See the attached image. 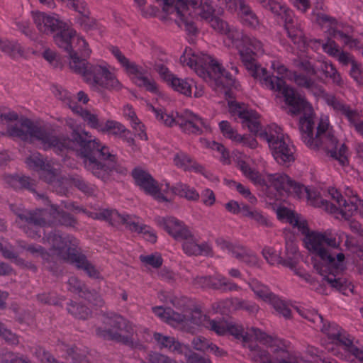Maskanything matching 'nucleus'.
<instances>
[{
    "mask_svg": "<svg viewBox=\"0 0 363 363\" xmlns=\"http://www.w3.org/2000/svg\"><path fill=\"white\" fill-rule=\"evenodd\" d=\"M255 330H258L262 333H265L264 332L261 331L259 329L256 328H251L250 330V332H245L244 330L243 327L241 325L233 323H228V328H227V333H230L231 335L234 336L236 339L242 340L243 342H249L251 338L254 336L255 338L259 341L260 342L263 343L264 345H267V347H270L272 350V352L273 353V348L272 347L267 343H264V341L261 340L258 338V335H257V333L255 331Z\"/></svg>",
    "mask_w": 363,
    "mask_h": 363,
    "instance_id": "obj_28",
    "label": "nucleus"
},
{
    "mask_svg": "<svg viewBox=\"0 0 363 363\" xmlns=\"http://www.w3.org/2000/svg\"><path fill=\"white\" fill-rule=\"evenodd\" d=\"M172 191L181 197H184L189 201H198L199 194L196 190L186 184L178 183L172 188Z\"/></svg>",
    "mask_w": 363,
    "mask_h": 363,
    "instance_id": "obj_46",
    "label": "nucleus"
},
{
    "mask_svg": "<svg viewBox=\"0 0 363 363\" xmlns=\"http://www.w3.org/2000/svg\"><path fill=\"white\" fill-rule=\"evenodd\" d=\"M132 176L135 184L143 190L145 194L152 196L159 201H168L167 197L161 192L158 182L148 172L140 167H136L133 170Z\"/></svg>",
    "mask_w": 363,
    "mask_h": 363,
    "instance_id": "obj_15",
    "label": "nucleus"
},
{
    "mask_svg": "<svg viewBox=\"0 0 363 363\" xmlns=\"http://www.w3.org/2000/svg\"><path fill=\"white\" fill-rule=\"evenodd\" d=\"M104 328L97 327L96 334L106 340H113L130 347L134 346L135 330L132 323L118 314L105 315L103 317Z\"/></svg>",
    "mask_w": 363,
    "mask_h": 363,
    "instance_id": "obj_7",
    "label": "nucleus"
},
{
    "mask_svg": "<svg viewBox=\"0 0 363 363\" xmlns=\"http://www.w3.org/2000/svg\"><path fill=\"white\" fill-rule=\"evenodd\" d=\"M305 244L306 248L320 260V262H315L313 267L322 276L323 284H328L342 294L351 290L352 286L342 276L346 269L345 255L330 249H338L340 245L332 231L311 232L306 236Z\"/></svg>",
    "mask_w": 363,
    "mask_h": 363,
    "instance_id": "obj_1",
    "label": "nucleus"
},
{
    "mask_svg": "<svg viewBox=\"0 0 363 363\" xmlns=\"http://www.w3.org/2000/svg\"><path fill=\"white\" fill-rule=\"evenodd\" d=\"M46 240L50 245V250L55 255L69 262L72 254H78L81 251L79 247V241L72 235H62L57 231L51 232L47 236Z\"/></svg>",
    "mask_w": 363,
    "mask_h": 363,
    "instance_id": "obj_14",
    "label": "nucleus"
},
{
    "mask_svg": "<svg viewBox=\"0 0 363 363\" xmlns=\"http://www.w3.org/2000/svg\"><path fill=\"white\" fill-rule=\"evenodd\" d=\"M153 338L160 350L166 349L173 353L184 355L190 351L189 346L181 343L174 337L155 332Z\"/></svg>",
    "mask_w": 363,
    "mask_h": 363,
    "instance_id": "obj_22",
    "label": "nucleus"
},
{
    "mask_svg": "<svg viewBox=\"0 0 363 363\" xmlns=\"http://www.w3.org/2000/svg\"><path fill=\"white\" fill-rule=\"evenodd\" d=\"M160 224L176 240H179L190 232L183 222L174 217L163 218Z\"/></svg>",
    "mask_w": 363,
    "mask_h": 363,
    "instance_id": "obj_25",
    "label": "nucleus"
},
{
    "mask_svg": "<svg viewBox=\"0 0 363 363\" xmlns=\"http://www.w3.org/2000/svg\"><path fill=\"white\" fill-rule=\"evenodd\" d=\"M25 223L40 227L50 226L54 224L52 218V205L50 208L28 211Z\"/></svg>",
    "mask_w": 363,
    "mask_h": 363,
    "instance_id": "obj_24",
    "label": "nucleus"
},
{
    "mask_svg": "<svg viewBox=\"0 0 363 363\" xmlns=\"http://www.w3.org/2000/svg\"><path fill=\"white\" fill-rule=\"evenodd\" d=\"M262 7L270 11L275 15L280 16L284 13L286 17L289 16L286 7L279 0H267L262 5Z\"/></svg>",
    "mask_w": 363,
    "mask_h": 363,
    "instance_id": "obj_56",
    "label": "nucleus"
},
{
    "mask_svg": "<svg viewBox=\"0 0 363 363\" xmlns=\"http://www.w3.org/2000/svg\"><path fill=\"white\" fill-rule=\"evenodd\" d=\"M211 289L222 292L238 291L240 287L223 275L217 274L211 277Z\"/></svg>",
    "mask_w": 363,
    "mask_h": 363,
    "instance_id": "obj_34",
    "label": "nucleus"
},
{
    "mask_svg": "<svg viewBox=\"0 0 363 363\" xmlns=\"http://www.w3.org/2000/svg\"><path fill=\"white\" fill-rule=\"evenodd\" d=\"M320 70L324 74L325 77L332 79L333 83L335 85L342 87L344 81L337 72L335 66L330 62L323 61L320 65Z\"/></svg>",
    "mask_w": 363,
    "mask_h": 363,
    "instance_id": "obj_41",
    "label": "nucleus"
},
{
    "mask_svg": "<svg viewBox=\"0 0 363 363\" xmlns=\"http://www.w3.org/2000/svg\"><path fill=\"white\" fill-rule=\"evenodd\" d=\"M52 218L54 220V224H59L68 228H74L78 222L70 213L59 210L55 205H52Z\"/></svg>",
    "mask_w": 363,
    "mask_h": 363,
    "instance_id": "obj_32",
    "label": "nucleus"
},
{
    "mask_svg": "<svg viewBox=\"0 0 363 363\" xmlns=\"http://www.w3.org/2000/svg\"><path fill=\"white\" fill-rule=\"evenodd\" d=\"M129 74L134 75V82L137 86L144 87L147 91L152 93H157L158 87L155 81L152 79L145 76L139 69L138 67V72L135 73H130Z\"/></svg>",
    "mask_w": 363,
    "mask_h": 363,
    "instance_id": "obj_40",
    "label": "nucleus"
},
{
    "mask_svg": "<svg viewBox=\"0 0 363 363\" xmlns=\"http://www.w3.org/2000/svg\"><path fill=\"white\" fill-rule=\"evenodd\" d=\"M211 79H214L218 83L228 88H237L239 86L236 80L232 77V74L226 72L221 66L220 72H219L218 70L216 69V72L212 74Z\"/></svg>",
    "mask_w": 363,
    "mask_h": 363,
    "instance_id": "obj_47",
    "label": "nucleus"
},
{
    "mask_svg": "<svg viewBox=\"0 0 363 363\" xmlns=\"http://www.w3.org/2000/svg\"><path fill=\"white\" fill-rule=\"evenodd\" d=\"M167 323L173 327H177L182 324H187V313H179L169 308V315L168 316Z\"/></svg>",
    "mask_w": 363,
    "mask_h": 363,
    "instance_id": "obj_58",
    "label": "nucleus"
},
{
    "mask_svg": "<svg viewBox=\"0 0 363 363\" xmlns=\"http://www.w3.org/2000/svg\"><path fill=\"white\" fill-rule=\"evenodd\" d=\"M152 111L155 113L157 118L162 121L167 126H172L173 124H177V118L172 115L166 113L165 110L161 108H155L150 106Z\"/></svg>",
    "mask_w": 363,
    "mask_h": 363,
    "instance_id": "obj_59",
    "label": "nucleus"
},
{
    "mask_svg": "<svg viewBox=\"0 0 363 363\" xmlns=\"http://www.w3.org/2000/svg\"><path fill=\"white\" fill-rule=\"evenodd\" d=\"M85 82L93 91L98 93L106 101L109 100L107 91H119L123 87L116 74L106 65H91Z\"/></svg>",
    "mask_w": 363,
    "mask_h": 363,
    "instance_id": "obj_9",
    "label": "nucleus"
},
{
    "mask_svg": "<svg viewBox=\"0 0 363 363\" xmlns=\"http://www.w3.org/2000/svg\"><path fill=\"white\" fill-rule=\"evenodd\" d=\"M323 329L319 330L325 333L333 343L342 348L344 347V343L347 344L346 341L351 340L350 336L335 323H328L326 326L323 321Z\"/></svg>",
    "mask_w": 363,
    "mask_h": 363,
    "instance_id": "obj_30",
    "label": "nucleus"
},
{
    "mask_svg": "<svg viewBox=\"0 0 363 363\" xmlns=\"http://www.w3.org/2000/svg\"><path fill=\"white\" fill-rule=\"evenodd\" d=\"M220 2L223 4H225L229 9H233L232 5L237 6L238 9V15L240 20L247 17L253 12L252 9L245 0H221Z\"/></svg>",
    "mask_w": 363,
    "mask_h": 363,
    "instance_id": "obj_48",
    "label": "nucleus"
},
{
    "mask_svg": "<svg viewBox=\"0 0 363 363\" xmlns=\"http://www.w3.org/2000/svg\"><path fill=\"white\" fill-rule=\"evenodd\" d=\"M284 27L287 31L288 36L294 43H298L302 40L303 33L299 26L297 23L295 24L291 18L288 19V17L286 18Z\"/></svg>",
    "mask_w": 363,
    "mask_h": 363,
    "instance_id": "obj_49",
    "label": "nucleus"
},
{
    "mask_svg": "<svg viewBox=\"0 0 363 363\" xmlns=\"http://www.w3.org/2000/svg\"><path fill=\"white\" fill-rule=\"evenodd\" d=\"M258 338L264 343L269 344L273 348V354L259 347L252 350L251 359L255 363H298L296 358L286 348L282 342L273 338L266 333L255 330Z\"/></svg>",
    "mask_w": 363,
    "mask_h": 363,
    "instance_id": "obj_8",
    "label": "nucleus"
},
{
    "mask_svg": "<svg viewBox=\"0 0 363 363\" xmlns=\"http://www.w3.org/2000/svg\"><path fill=\"white\" fill-rule=\"evenodd\" d=\"M273 306L274 310L285 318H290L291 316V311L288 305L281 300L278 296L274 295L269 301Z\"/></svg>",
    "mask_w": 363,
    "mask_h": 363,
    "instance_id": "obj_55",
    "label": "nucleus"
},
{
    "mask_svg": "<svg viewBox=\"0 0 363 363\" xmlns=\"http://www.w3.org/2000/svg\"><path fill=\"white\" fill-rule=\"evenodd\" d=\"M33 19L39 32L51 34L57 32L61 26V23L54 17L43 12H33Z\"/></svg>",
    "mask_w": 363,
    "mask_h": 363,
    "instance_id": "obj_23",
    "label": "nucleus"
},
{
    "mask_svg": "<svg viewBox=\"0 0 363 363\" xmlns=\"http://www.w3.org/2000/svg\"><path fill=\"white\" fill-rule=\"evenodd\" d=\"M179 240L183 241L182 249L184 253L189 256H199L203 253L208 255L211 251V248L207 245L198 244L191 231Z\"/></svg>",
    "mask_w": 363,
    "mask_h": 363,
    "instance_id": "obj_26",
    "label": "nucleus"
},
{
    "mask_svg": "<svg viewBox=\"0 0 363 363\" xmlns=\"http://www.w3.org/2000/svg\"><path fill=\"white\" fill-rule=\"evenodd\" d=\"M28 167L35 171H41L40 177L47 183H52L57 176V169L53 167L51 161L43 158L39 152L31 154L25 161Z\"/></svg>",
    "mask_w": 363,
    "mask_h": 363,
    "instance_id": "obj_17",
    "label": "nucleus"
},
{
    "mask_svg": "<svg viewBox=\"0 0 363 363\" xmlns=\"http://www.w3.org/2000/svg\"><path fill=\"white\" fill-rule=\"evenodd\" d=\"M97 217V219L105 220L111 225L116 226L119 224H125L126 228L133 232H142L143 230V227H138V223L131 220L129 216H122L114 210H101L98 212Z\"/></svg>",
    "mask_w": 363,
    "mask_h": 363,
    "instance_id": "obj_21",
    "label": "nucleus"
},
{
    "mask_svg": "<svg viewBox=\"0 0 363 363\" xmlns=\"http://www.w3.org/2000/svg\"><path fill=\"white\" fill-rule=\"evenodd\" d=\"M324 100L336 112L346 116L350 123L354 125L356 130L363 135V121L358 123L359 115L356 111L352 110L349 106L344 104L333 94H325Z\"/></svg>",
    "mask_w": 363,
    "mask_h": 363,
    "instance_id": "obj_20",
    "label": "nucleus"
},
{
    "mask_svg": "<svg viewBox=\"0 0 363 363\" xmlns=\"http://www.w3.org/2000/svg\"><path fill=\"white\" fill-rule=\"evenodd\" d=\"M68 312L79 319H86L91 315V311L86 306L71 301L67 306Z\"/></svg>",
    "mask_w": 363,
    "mask_h": 363,
    "instance_id": "obj_52",
    "label": "nucleus"
},
{
    "mask_svg": "<svg viewBox=\"0 0 363 363\" xmlns=\"http://www.w3.org/2000/svg\"><path fill=\"white\" fill-rule=\"evenodd\" d=\"M71 264L78 269L83 270L89 277L93 279L100 278V272L95 265L88 260L86 256L80 251L78 254L71 255Z\"/></svg>",
    "mask_w": 363,
    "mask_h": 363,
    "instance_id": "obj_29",
    "label": "nucleus"
},
{
    "mask_svg": "<svg viewBox=\"0 0 363 363\" xmlns=\"http://www.w3.org/2000/svg\"><path fill=\"white\" fill-rule=\"evenodd\" d=\"M91 53V50L88 45L87 47L77 48L75 50L68 54L70 69L77 74L82 75L84 81L86 80V75L89 73L92 65L87 62L85 57H89Z\"/></svg>",
    "mask_w": 363,
    "mask_h": 363,
    "instance_id": "obj_19",
    "label": "nucleus"
},
{
    "mask_svg": "<svg viewBox=\"0 0 363 363\" xmlns=\"http://www.w3.org/2000/svg\"><path fill=\"white\" fill-rule=\"evenodd\" d=\"M149 363H178L170 357L157 352H150L148 354Z\"/></svg>",
    "mask_w": 363,
    "mask_h": 363,
    "instance_id": "obj_63",
    "label": "nucleus"
},
{
    "mask_svg": "<svg viewBox=\"0 0 363 363\" xmlns=\"http://www.w3.org/2000/svg\"><path fill=\"white\" fill-rule=\"evenodd\" d=\"M169 84L177 91H179L187 96H191V89L194 84V82L192 80L189 81L175 77Z\"/></svg>",
    "mask_w": 363,
    "mask_h": 363,
    "instance_id": "obj_50",
    "label": "nucleus"
},
{
    "mask_svg": "<svg viewBox=\"0 0 363 363\" xmlns=\"http://www.w3.org/2000/svg\"><path fill=\"white\" fill-rule=\"evenodd\" d=\"M77 23L86 31L93 30L97 28V20L91 16V11L89 8L84 10L76 18Z\"/></svg>",
    "mask_w": 363,
    "mask_h": 363,
    "instance_id": "obj_42",
    "label": "nucleus"
},
{
    "mask_svg": "<svg viewBox=\"0 0 363 363\" xmlns=\"http://www.w3.org/2000/svg\"><path fill=\"white\" fill-rule=\"evenodd\" d=\"M67 284L69 285V290L73 293L77 294L82 298L89 301H96V304H99L102 302L98 294L95 291L89 290L86 285L78 278L71 277L68 279Z\"/></svg>",
    "mask_w": 363,
    "mask_h": 363,
    "instance_id": "obj_27",
    "label": "nucleus"
},
{
    "mask_svg": "<svg viewBox=\"0 0 363 363\" xmlns=\"http://www.w3.org/2000/svg\"><path fill=\"white\" fill-rule=\"evenodd\" d=\"M174 162L176 166L182 168L185 171L194 169L195 171L204 174L203 167L201 165L197 164L189 155L184 152L177 153L174 156Z\"/></svg>",
    "mask_w": 363,
    "mask_h": 363,
    "instance_id": "obj_35",
    "label": "nucleus"
},
{
    "mask_svg": "<svg viewBox=\"0 0 363 363\" xmlns=\"http://www.w3.org/2000/svg\"><path fill=\"white\" fill-rule=\"evenodd\" d=\"M177 125H178L182 131L189 135H199L204 131H210L211 128L199 116L186 112L184 115L177 116Z\"/></svg>",
    "mask_w": 363,
    "mask_h": 363,
    "instance_id": "obj_18",
    "label": "nucleus"
},
{
    "mask_svg": "<svg viewBox=\"0 0 363 363\" xmlns=\"http://www.w3.org/2000/svg\"><path fill=\"white\" fill-rule=\"evenodd\" d=\"M180 62L183 65H186L193 69L195 72L205 80L211 79L212 74L218 69L220 72V65L205 54L196 55L191 48H186L180 57Z\"/></svg>",
    "mask_w": 363,
    "mask_h": 363,
    "instance_id": "obj_13",
    "label": "nucleus"
},
{
    "mask_svg": "<svg viewBox=\"0 0 363 363\" xmlns=\"http://www.w3.org/2000/svg\"><path fill=\"white\" fill-rule=\"evenodd\" d=\"M250 286L255 295L264 301L269 302L272 296L275 295L270 291L267 286L256 279L251 281Z\"/></svg>",
    "mask_w": 363,
    "mask_h": 363,
    "instance_id": "obj_45",
    "label": "nucleus"
},
{
    "mask_svg": "<svg viewBox=\"0 0 363 363\" xmlns=\"http://www.w3.org/2000/svg\"><path fill=\"white\" fill-rule=\"evenodd\" d=\"M206 328L214 331L219 335H224L227 333L228 323L209 319Z\"/></svg>",
    "mask_w": 363,
    "mask_h": 363,
    "instance_id": "obj_62",
    "label": "nucleus"
},
{
    "mask_svg": "<svg viewBox=\"0 0 363 363\" xmlns=\"http://www.w3.org/2000/svg\"><path fill=\"white\" fill-rule=\"evenodd\" d=\"M187 324L191 323L197 326L206 327L207 322L209 320V318L198 308L192 309L189 315L187 314Z\"/></svg>",
    "mask_w": 363,
    "mask_h": 363,
    "instance_id": "obj_54",
    "label": "nucleus"
},
{
    "mask_svg": "<svg viewBox=\"0 0 363 363\" xmlns=\"http://www.w3.org/2000/svg\"><path fill=\"white\" fill-rule=\"evenodd\" d=\"M238 116L242 125L247 126L251 133L267 141L278 163L288 165L295 160L294 147L286 142L279 126L272 124L260 130L259 116L253 111H240Z\"/></svg>",
    "mask_w": 363,
    "mask_h": 363,
    "instance_id": "obj_2",
    "label": "nucleus"
},
{
    "mask_svg": "<svg viewBox=\"0 0 363 363\" xmlns=\"http://www.w3.org/2000/svg\"><path fill=\"white\" fill-rule=\"evenodd\" d=\"M65 125L71 130V138L65 135H55L48 131L49 150H53L60 153L65 150H74L76 145L82 147V153L86 157L90 155V147L94 145V141H85L83 135L79 132V126L72 118L65 120Z\"/></svg>",
    "mask_w": 363,
    "mask_h": 363,
    "instance_id": "obj_10",
    "label": "nucleus"
},
{
    "mask_svg": "<svg viewBox=\"0 0 363 363\" xmlns=\"http://www.w3.org/2000/svg\"><path fill=\"white\" fill-rule=\"evenodd\" d=\"M100 131L102 133H108L113 135H121L122 133H130L125 127L119 122L115 121H107L104 125H102Z\"/></svg>",
    "mask_w": 363,
    "mask_h": 363,
    "instance_id": "obj_53",
    "label": "nucleus"
},
{
    "mask_svg": "<svg viewBox=\"0 0 363 363\" xmlns=\"http://www.w3.org/2000/svg\"><path fill=\"white\" fill-rule=\"evenodd\" d=\"M301 189H303V190L306 191L307 199L311 205L315 207L323 208L330 213H335V212L337 211V208L335 204L330 203L327 200L322 199L319 194L315 191L311 190L304 186H302Z\"/></svg>",
    "mask_w": 363,
    "mask_h": 363,
    "instance_id": "obj_31",
    "label": "nucleus"
},
{
    "mask_svg": "<svg viewBox=\"0 0 363 363\" xmlns=\"http://www.w3.org/2000/svg\"><path fill=\"white\" fill-rule=\"evenodd\" d=\"M239 169L242 171L243 174L252 181L255 184L262 186H266L267 183L264 179L262 177L259 172L252 169L250 165L243 160H240L238 162Z\"/></svg>",
    "mask_w": 363,
    "mask_h": 363,
    "instance_id": "obj_36",
    "label": "nucleus"
},
{
    "mask_svg": "<svg viewBox=\"0 0 363 363\" xmlns=\"http://www.w3.org/2000/svg\"><path fill=\"white\" fill-rule=\"evenodd\" d=\"M69 108L74 113L79 115L84 121L87 122L90 127L97 129L100 131V128H101L102 124H100L98 116L96 114L91 113L88 110L84 109L77 104H74V106H72L70 104Z\"/></svg>",
    "mask_w": 363,
    "mask_h": 363,
    "instance_id": "obj_38",
    "label": "nucleus"
},
{
    "mask_svg": "<svg viewBox=\"0 0 363 363\" xmlns=\"http://www.w3.org/2000/svg\"><path fill=\"white\" fill-rule=\"evenodd\" d=\"M55 43L67 54L77 48L87 47L88 43L82 37L77 35L76 31L70 28H60L53 36Z\"/></svg>",
    "mask_w": 363,
    "mask_h": 363,
    "instance_id": "obj_16",
    "label": "nucleus"
},
{
    "mask_svg": "<svg viewBox=\"0 0 363 363\" xmlns=\"http://www.w3.org/2000/svg\"><path fill=\"white\" fill-rule=\"evenodd\" d=\"M86 142L94 141V145L90 147V155L86 157L82 153V147L79 146V155L83 160L84 167L96 177L107 182L113 172L125 174L126 169L119 164L115 155L110 152L108 147L101 145L97 139H92L89 132L80 133Z\"/></svg>",
    "mask_w": 363,
    "mask_h": 363,
    "instance_id": "obj_4",
    "label": "nucleus"
},
{
    "mask_svg": "<svg viewBox=\"0 0 363 363\" xmlns=\"http://www.w3.org/2000/svg\"><path fill=\"white\" fill-rule=\"evenodd\" d=\"M140 259L145 264L150 265L156 269L160 268L163 263L162 257L160 254L141 255Z\"/></svg>",
    "mask_w": 363,
    "mask_h": 363,
    "instance_id": "obj_60",
    "label": "nucleus"
},
{
    "mask_svg": "<svg viewBox=\"0 0 363 363\" xmlns=\"http://www.w3.org/2000/svg\"><path fill=\"white\" fill-rule=\"evenodd\" d=\"M346 342L347 344L344 343L342 349L353 354L360 363H363V348H359L354 345L352 339L346 341Z\"/></svg>",
    "mask_w": 363,
    "mask_h": 363,
    "instance_id": "obj_64",
    "label": "nucleus"
},
{
    "mask_svg": "<svg viewBox=\"0 0 363 363\" xmlns=\"http://www.w3.org/2000/svg\"><path fill=\"white\" fill-rule=\"evenodd\" d=\"M235 308L238 309H242L246 311L249 314L255 315L257 313L259 310V307L255 303L245 301L236 299Z\"/></svg>",
    "mask_w": 363,
    "mask_h": 363,
    "instance_id": "obj_61",
    "label": "nucleus"
},
{
    "mask_svg": "<svg viewBox=\"0 0 363 363\" xmlns=\"http://www.w3.org/2000/svg\"><path fill=\"white\" fill-rule=\"evenodd\" d=\"M219 127L221 133L225 138H228L236 143H241L245 140V136L238 134L227 121H221L219 123Z\"/></svg>",
    "mask_w": 363,
    "mask_h": 363,
    "instance_id": "obj_51",
    "label": "nucleus"
},
{
    "mask_svg": "<svg viewBox=\"0 0 363 363\" xmlns=\"http://www.w3.org/2000/svg\"><path fill=\"white\" fill-rule=\"evenodd\" d=\"M110 50L128 74L138 72V65L131 62L116 46H111Z\"/></svg>",
    "mask_w": 363,
    "mask_h": 363,
    "instance_id": "obj_44",
    "label": "nucleus"
},
{
    "mask_svg": "<svg viewBox=\"0 0 363 363\" xmlns=\"http://www.w3.org/2000/svg\"><path fill=\"white\" fill-rule=\"evenodd\" d=\"M199 0H162V11L167 15H174V21L189 33L195 35L198 30L194 25L192 10L198 9V14L209 22L213 18L214 9L209 1L197 8Z\"/></svg>",
    "mask_w": 363,
    "mask_h": 363,
    "instance_id": "obj_5",
    "label": "nucleus"
},
{
    "mask_svg": "<svg viewBox=\"0 0 363 363\" xmlns=\"http://www.w3.org/2000/svg\"><path fill=\"white\" fill-rule=\"evenodd\" d=\"M357 201L358 196L357 195H354L348 201L345 199L342 203L341 207L336 206L337 211L335 213L340 212L345 219L348 220L357 212Z\"/></svg>",
    "mask_w": 363,
    "mask_h": 363,
    "instance_id": "obj_43",
    "label": "nucleus"
},
{
    "mask_svg": "<svg viewBox=\"0 0 363 363\" xmlns=\"http://www.w3.org/2000/svg\"><path fill=\"white\" fill-rule=\"evenodd\" d=\"M69 184L74 186L87 196H92L96 191V186L86 182L82 177L78 175L69 176L67 178Z\"/></svg>",
    "mask_w": 363,
    "mask_h": 363,
    "instance_id": "obj_39",
    "label": "nucleus"
},
{
    "mask_svg": "<svg viewBox=\"0 0 363 363\" xmlns=\"http://www.w3.org/2000/svg\"><path fill=\"white\" fill-rule=\"evenodd\" d=\"M245 49L239 50L240 59L249 74L255 79L260 81L269 75L265 68L257 64L256 57L264 54L263 44L259 40L247 35L243 38Z\"/></svg>",
    "mask_w": 363,
    "mask_h": 363,
    "instance_id": "obj_11",
    "label": "nucleus"
},
{
    "mask_svg": "<svg viewBox=\"0 0 363 363\" xmlns=\"http://www.w3.org/2000/svg\"><path fill=\"white\" fill-rule=\"evenodd\" d=\"M301 128V137L307 147L312 150L323 148L331 157L337 160L345 166L348 164L347 148L343 143H340L334 136L333 132L330 129L328 119H320L317 126L316 133L314 135V120L312 122H302Z\"/></svg>",
    "mask_w": 363,
    "mask_h": 363,
    "instance_id": "obj_3",
    "label": "nucleus"
},
{
    "mask_svg": "<svg viewBox=\"0 0 363 363\" xmlns=\"http://www.w3.org/2000/svg\"><path fill=\"white\" fill-rule=\"evenodd\" d=\"M5 135L23 141L37 140L45 150H49L48 130L27 118H21L14 125L9 126Z\"/></svg>",
    "mask_w": 363,
    "mask_h": 363,
    "instance_id": "obj_12",
    "label": "nucleus"
},
{
    "mask_svg": "<svg viewBox=\"0 0 363 363\" xmlns=\"http://www.w3.org/2000/svg\"><path fill=\"white\" fill-rule=\"evenodd\" d=\"M270 185L280 194L288 192L294 185V182L286 174H274L269 176Z\"/></svg>",
    "mask_w": 363,
    "mask_h": 363,
    "instance_id": "obj_33",
    "label": "nucleus"
},
{
    "mask_svg": "<svg viewBox=\"0 0 363 363\" xmlns=\"http://www.w3.org/2000/svg\"><path fill=\"white\" fill-rule=\"evenodd\" d=\"M239 169L242 171L243 174L252 181L255 184L262 186H266L267 183L264 179L262 177L259 172L252 169L250 165L243 160H240L238 162Z\"/></svg>",
    "mask_w": 363,
    "mask_h": 363,
    "instance_id": "obj_37",
    "label": "nucleus"
},
{
    "mask_svg": "<svg viewBox=\"0 0 363 363\" xmlns=\"http://www.w3.org/2000/svg\"><path fill=\"white\" fill-rule=\"evenodd\" d=\"M1 48V51L13 57L22 56L23 50L21 46L16 42L4 40Z\"/></svg>",
    "mask_w": 363,
    "mask_h": 363,
    "instance_id": "obj_57",
    "label": "nucleus"
},
{
    "mask_svg": "<svg viewBox=\"0 0 363 363\" xmlns=\"http://www.w3.org/2000/svg\"><path fill=\"white\" fill-rule=\"evenodd\" d=\"M261 84L267 89L281 92L285 103L289 106V113L290 114L296 116L303 113L298 123L300 132L302 122H312L314 120L315 113L311 105L294 88L287 86L282 78L269 76L264 78Z\"/></svg>",
    "mask_w": 363,
    "mask_h": 363,
    "instance_id": "obj_6",
    "label": "nucleus"
}]
</instances>
